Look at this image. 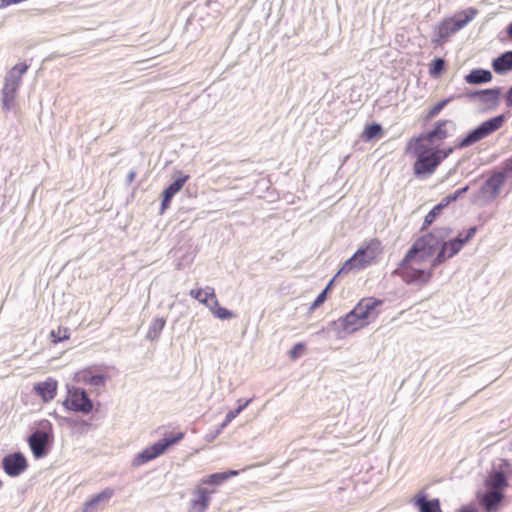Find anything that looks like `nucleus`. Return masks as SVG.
<instances>
[{
	"mask_svg": "<svg viewBox=\"0 0 512 512\" xmlns=\"http://www.w3.org/2000/svg\"><path fill=\"white\" fill-rule=\"evenodd\" d=\"M440 241L433 233H427L414 241L393 274L400 277L408 285L423 287L433 277L434 255Z\"/></svg>",
	"mask_w": 512,
	"mask_h": 512,
	"instance_id": "nucleus-1",
	"label": "nucleus"
},
{
	"mask_svg": "<svg viewBox=\"0 0 512 512\" xmlns=\"http://www.w3.org/2000/svg\"><path fill=\"white\" fill-rule=\"evenodd\" d=\"M381 241L377 238L365 242L354 255L340 268V273H349L353 270H362L373 264L382 253Z\"/></svg>",
	"mask_w": 512,
	"mask_h": 512,
	"instance_id": "nucleus-2",
	"label": "nucleus"
},
{
	"mask_svg": "<svg viewBox=\"0 0 512 512\" xmlns=\"http://www.w3.org/2000/svg\"><path fill=\"white\" fill-rule=\"evenodd\" d=\"M453 152V148L448 149H423L418 146L415 149L417 160L413 165V170L416 175L432 174L437 166L446 159Z\"/></svg>",
	"mask_w": 512,
	"mask_h": 512,
	"instance_id": "nucleus-3",
	"label": "nucleus"
},
{
	"mask_svg": "<svg viewBox=\"0 0 512 512\" xmlns=\"http://www.w3.org/2000/svg\"><path fill=\"white\" fill-rule=\"evenodd\" d=\"M185 436L183 431L171 432L169 435L165 434V437L158 442L146 447L134 458L133 464L135 466L143 465L158 456L164 454L166 450L180 442Z\"/></svg>",
	"mask_w": 512,
	"mask_h": 512,
	"instance_id": "nucleus-4",
	"label": "nucleus"
},
{
	"mask_svg": "<svg viewBox=\"0 0 512 512\" xmlns=\"http://www.w3.org/2000/svg\"><path fill=\"white\" fill-rule=\"evenodd\" d=\"M476 10L470 9L469 13L462 12L454 17L444 19L437 28V37L434 43L442 45L450 36L465 27L476 15Z\"/></svg>",
	"mask_w": 512,
	"mask_h": 512,
	"instance_id": "nucleus-5",
	"label": "nucleus"
},
{
	"mask_svg": "<svg viewBox=\"0 0 512 512\" xmlns=\"http://www.w3.org/2000/svg\"><path fill=\"white\" fill-rule=\"evenodd\" d=\"M505 121L504 115L493 117L487 121L482 122L477 128L470 131L468 135L463 138L459 144V148L468 147L497 131L503 126Z\"/></svg>",
	"mask_w": 512,
	"mask_h": 512,
	"instance_id": "nucleus-6",
	"label": "nucleus"
},
{
	"mask_svg": "<svg viewBox=\"0 0 512 512\" xmlns=\"http://www.w3.org/2000/svg\"><path fill=\"white\" fill-rule=\"evenodd\" d=\"M476 231V227H471L466 232L459 233L455 239L444 242L438 254L434 257L435 264L440 265L447 259L456 255L462 247L474 237Z\"/></svg>",
	"mask_w": 512,
	"mask_h": 512,
	"instance_id": "nucleus-7",
	"label": "nucleus"
},
{
	"mask_svg": "<svg viewBox=\"0 0 512 512\" xmlns=\"http://www.w3.org/2000/svg\"><path fill=\"white\" fill-rule=\"evenodd\" d=\"M63 406L70 411L89 414L93 410V402L85 390L77 387L69 388Z\"/></svg>",
	"mask_w": 512,
	"mask_h": 512,
	"instance_id": "nucleus-8",
	"label": "nucleus"
},
{
	"mask_svg": "<svg viewBox=\"0 0 512 512\" xmlns=\"http://www.w3.org/2000/svg\"><path fill=\"white\" fill-rule=\"evenodd\" d=\"M383 305V300L375 297H364L359 300L355 305V309L360 314L364 323L369 325L373 322L380 313V307Z\"/></svg>",
	"mask_w": 512,
	"mask_h": 512,
	"instance_id": "nucleus-9",
	"label": "nucleus"
},
{
	"mask_svg": "<svg viewBox=\"0 0 512 512\" xmlns=\"http://www.w3.org/2000/svg\"><path fill=\"white\" fill-rule=\"evenodd\" d=\"M28 70V65L25 63L16 64L7 74L3 86L2 93L6 95H16V92L21 84L22 76Z\"/></svg>",
	"mask_w": 512,
	"mask_h": 512,
	"instance_id": "nucleus-10",
	"label": "nucleus"
},
{
	"mask_svg": "<svg viewBox=\"0 0 512 512\" xmlns=\"http://www.w3.org/2000/svg\"><path fill=\"white\" fill-rule=\"evenodd\" d=\"M2 466L7 475L16 477L26 470L28 464L21 453H12L3 458Z\"/></svg>",
	"mask_w": 512,
	"mask_h": 512,
	"instance_id": "nucleus-11",
	"label": "nucleus"
},
{
	"mask_svg": "<svg viewBox=\"0 0 512 512\" xmlns=\"http://www.w3.org/2000/svg\"><path fill=\"white\" fill-rule=\"evenodd\" d=\"M451 123L449 120H440L435 124V127L433 130H431L426 135H422L420 137H417L413 140H411L406 147V151L410 152L414 143L417 144L418 142H421L422 140H427L429 142L434 141H442L448 137V131L446 129L447 124Z\"/></svg>",
	"mask_w": 512,
	"mask_h": 512,
	"instance_id": "nucleus-12",
	"label": "nucleus"
},
{
	"mask_svg": "<svg viewBox=\"0 0 512 512\" xmlns=\"http://www.w3.org/2000/svg\"><path fill=\"white\" fill-rule=\"evenodd\" d=\"M501 91L499 88L485 89L469 93L470 99H476L488 109H495L499 105Z\"/></svg>",
	"mask_w": 512,
	"mask_h": 512,
	"instance_id": "nucleus-13",
	"label": "nucleus"
},
{
	"mask_svg": "<svg viewBox=\"0 0 512 512\" xmlns=\"http://www.w3.org/2000/svg\"><path fill=\"white\" fill-rule=\"evenodd\" d=\"M468 190V186L457 190L455 193L444 198L438 205H436L426 216L424 219V223L422 226V230L427 229L440 215L443 208H445L449 203L455 201L461 194Z\"/></svg>",
	"mask_w": 512,
	"mask_h": 512,
	"instance_id": "nucleus-14",
	"label": "nucleus"
},
{
	"mask_svg": "<svg viewBox=\"0 0 512 512\" xmlns=\"http://www.w3.org/2000/svg\"><path fill=\"white\" fill-rule=\"evenodd\" d=\"M57 389L58 382L53 378H47L45 381L38 382L33 387L35 394L45 403H48L55 398Z\"/></svg>",
	"mask_w": 512,
	"mask_h": 512,
	"instance_id": "nucleus-15",
	"label": "nucleus"
},
{
	"mask_svg": "<svg viewBox=\"0 0 512 512\" xmlns=\"http://www.w3.org/2000/svg\"><path fill=\"white\" fill-rule=\"evenodd\" d=\"M339 324L342 330L346 333H353L367 326L355 308H353L344 317L340 318Z\"/></svg>",
	"mask_w": 512,
	"mask_h": 512,
	"instance_id": "nucleus-16",
	"label": "nucleus"
},
{
	"mask_svg": "<svg viewBox=\"0 0 512 512\" xmlns=\"http://www.w3.org/2000/svg\"><path fill=\"white\" fill-rule=\"evenodd\" d=\"M29 446L36 458L43 457L46 454L48 444V434L45 431L37 430L30 435L28 439Z\"/></svg>",
	"mask_w": 512,
	"mask_h": 512,
	"instance_id": "nucleus-17",
	"label": "nucleus"
},
{
	"mask_svg": "<svg viewBox=\"0 0 512 512\" xmlns=\"http://www.w3.org/2000/svg\"><path fill=\"white\" fill-rule=\"evenodd\" d=\"M78 380L93 386H103L106 382V376L95 373L92 368H86L77 373Z\"/></svg>",
	"mask_w": 512,
	"mask_h": 512,
	"instance_id": "nucleus-18",
	"label": "nucleus"
},
{
	"mask_svg": "<svg viewBox=\"0 0 512 512\" xmlns=\"http://www.w3.org/2000/svg\"><path fill=\"white\" fill-rule=\"evenodd\" d=\"M413 503L418 507L419 512H442L439 499L427 500L425 494H418Z\"/></svg>",
	"mask_w": 512,
	"mask_h": 512,
	"instance_id": "nucleus-19",
	"label": "nucleus"
},
{
	"mask_svg": "<svg viewBox=\"0 0 512 512\" xmlns=\"http://www.w3.org/2000/svg\"><path fill=\"white\" fill-rule=\"evenodd\" d=\"M213 492L214 491H209L205 488L198 487V498L192 502L190 512H204L209 505L210 494Z\"/></svg>",
	"mask_w": 512,
	"mask_h": 512,
	"instance_id": "nucleus-20",
	"label": "nucleus"
},
{
	"mask_svg": "<svg viewBox=\"0 0 512 512\" xmlns=\"http://www.w3.org/2000/svg\"><path fill=\"white\" fill-rule=\"evenodd\" d=\"M505 181V175L503 172L493 173L485 182L484 189L489 192L492 196H497L500 192L501 187Z\"/></svg>",
	"mask_w": 512,
	"mask_h": 512,
	"instance_id": "nucleus-21",
	"label": "nucleus"
},
{
	"mask_svg": "<svg viewBox=\"0 0 512 512\" xmlns=\"http://www.w3.org/2000/svg\"><path fill=\"white\" fill-rule=\"evenodd\" d=\"M113 495L114 490L112 488H105L100 493L92 496L88 501L85 502V510L91 511L95 509L98 505L108 502Z\"/></svg>",
	"mask_w": 512,
	"mask_h": 512,
	"instance_id": "nucleus-22",
	"label": "nucleus"
},
{
	"mask_svg": "<svg viewBox=\"0 0 512 512\" xmlns=\"http://www.w3.org/2000/svg\"><path fill=\"white\" fill-rule=\"evenodd\" d=\"M190 296L197 299L207 307H209L216 298L215 290L212 287H206L205 289H192L190 291Z\"/></svg>",
	"mask_w": 512,
	"mask_h": 512,
	"instance_id": "nucleus-23",
	"label": "nucleus"
},
{
	"mask_svg": "<svg viewBox=\"0 0 512 512\" xmlns=\"http://www.w3.org/2000/svg\"><path fill=\"white\" fill-rule=\"evenodd\" d=\"M502 492L499 491H490L487 492L482 498H481V504L484 506L487 512H491L497 508L499 503L503 499Z\"/></svg>",
	"mask_w": 512,
	"mask_h": 512,
	"instance_id": "nucleus-24",
	"label": "nucleus"
},
{
	"mask_svg": "<svg viewBox=\"0 0 512 512\" xmlns=\"http://www.w3.org/2000/svg\"><path fill=\"white\" fill-rule=\"evenodd\" d=\"M492 79V74L488 70L473 69L465 76V81L469 84L488 83Z\"/></svg>",
	"mask_w": 512,
	"mask_h": 512,
	"instance_id": "nucleus-25",
	"label": "nucleus"
},
{
	"mask_svg": "<svg viewBox=\"0 0 512 512\" xmlns=\"http://www.w3.org/2000/svg\"><path fill=\"white\" fill-rule=\"evenodd\" d=\"M493 69L497 73L506 72L512 69V51L505 52L493 61Z\"/></svg>",
	"mask_w": 512,
	"mask_h": 512,
	"instance_id": "nucleus-26",
	"label": "nucleus"
},
{
	"mask_svg": "<svg viewBox=\"0 0 512 512\" xmlns=\"http://www.w3.org/2000/svg\"><path fill=\"white\" fill-rule=\"evenodd\" d=\"M486 486L492 491L502 492L507 487V479L502 472H495L486 481Z\"/></svg>",
	"mask_w": 512,
	"mask_h": 512,
	"instance_id": "nucleus-27",
	"label": "nucleus"
},
{
	"mask_svg": "<svg viewBox=\"0 0 512 512\" xmlns=\"http://www.w3.org/2000/svg\"><path fill=\"white\" fill-rule=\"evenodd\" d=\"M210 309V311L213 313V315L219 319H229V318H232L233 317V313L229 310H227L226 308L224 307H221L219 305V302L217 300V297L215 298V300L209 305L208 307Z\"/></svg>",
	"mask_w": 512,
	"mask_h": 512,
	"instance_id": "nucleus-28",
	"label": "nucleus"
},
{
	"mask_svg": "<svg viewBox=\"0 0 512 512\" xmlns=\"http://www.w3.org/2000/svg\"><path fill=\"white\" fill-rule=\"evenodd\" d=\"M237 471H229L228 473H215L209 475L206 479L202 480L203 484H213V485H219L225 480H227L230 476L237 475Z\"/></svg>",
	"mask_w": 512,
	"mask_h": 512,
	"instance_id": "nucleus-29",
	"label": "nucleus"
},
{
	"mask_svg": "<svg viewBox=\"0 0 512 512\" xmlns=\"http://www.w3.org/2000/svg\"><path fill=\"white\" fill-rule=\"evenodd\" d=\"M189 179V175H184L178 179H176L172 184H170L163 192L169 196L174 197L185 185L187 180Z\"/></svg>",
	"mask_w": 512,
	"mask_h": 512,
	"instance_id": "nucleus-30",
	"label": "nucleus"
},
{
	"mask_svg": "<svg viewBox=\"0 0 512 512\" xmlns=\"http://www.w3.org/2000/svg\"><path fill=\"white\" fill-rule=\"evenodd\" d=\"M50 336L53 343H58L68 340L70 338V331L67 327L58 326L50 332Z\"/></svg>",
	"mask_w": 512,
	"mask_h": 512,
	"instance_id": "nucleus-31",
	"label": "nucleus"
},
{
	"mask_svg": "<svg viewBox=\"0 0 512 512\" xmlns=\"http://www.w3.org/2000/svg\"><path fill=\"white\" fill-rule=\"evenodd\" d=\"M166 321L163 318H155L149 328L147 336L151 339L157 338L165 326Z\"/></svg>",
	"mask_w": 512,
	"mask_h": 512,
	"instance_id": "nucleus-32",
	"label": "nucleus"
},
{
	"mask_svg": "<svg viewBox=\"0 0 512 512\" xmlns=\"http://www.w3.org/2000/svg\"><path fill=\"white\" fill-rule=\"evenodd\" d=\"M382 135V128L379 124H371L364 128L362 133V137L365 140H370L375 137H380Z\"/></svg>",
	"mask_w": 512,
	"mask_h": 512,
	"instance_id": "nucleus-33",
	"label": "nucleus"
},
{
	"mask_svg": "<svg viewBox=\"0 0 512 512\" xmlns=\"http://www.w3.org/2000/svg\"><path fill=\"white\" fill-rule=\"evenodd\" d=\"M445 70V62L441 58H436L432 61L430 68H429V74L431 77L437 78L439 77L442 72Z\"/></svg>",
	"mask_w": 512,
	"mask_h": 512,
	"instance_id": "nucleus-34",
	"label": "nucleus"
},
{
	"mask_svg": "<svg viewBox=\"0 0 512 512\" xmlns=\"http://www.w3.org/2000/svg\"><path fill=\"white\" fill-rule=\"evenodd\" d=\"M306 350V345L302 342L296 343L288 352L291 360H296L301 357Z\"/></svg>",
	"mask_w": 512,
	"mask_h": 512,
	"instance_id": "nucleus-35",
	"label": "nucleus"
},
{
	"mask_svg": "<svg viewBox=\"0 0 512 512\" xmlns=\"http://www.w3.org/2000/svg\"><path fill=\"white\" fill-rule=\"evenodd\" d=\"M332 283H333V280H331L329 282V284L327 285V287L317 296V298L312 303L310 310H315L316 308L321 306L326 301L327 293H328L329 289L331 288Z\"/></svg>",
	"mask_w": 512,
	"mask_h": 512,
	"instance_id": "nucleus-36",
	"label": "nucleus"
},
{
	"mask_svg": "<svg viewBox=\"0 0 512 512\" xmlns=\"http://www.w3.org/2000/svg\"><path fill=\"white\" fill-rule=\"evenodd\" d=\"M450 99H445L435 104L427 113V119L435 118L441 110L449 103Z\"/></svg>",
	"mask_w": 512,
	"mask_h": 512,
	"instance_id": "nucleus-37",
	"label": "nucleus"
},
{
	"mask_svg": "<svg viewBox=\"0 0 512 512\" xmlns=\"http://www.w3.org/2000/svg\"><path fill=\"white\" fill-rule=\"evenodd\" d=\"M15 97L16 95L3 94V108L10 110L14 106Z\"/></svg>",
	"mask_w": 512,
	"mask_h": 512,
	"instance_id": "nucleus-38",
	"label": "nucleus"
},
{
	"mask_svg": "<svg viewBox=\"0 0 512 512\" xmlns=\"http://www.w3.org/2000/svg\"><path fill=\"white\" fill-rule=\"evenodd\" d=\"M241 412L238 409L229 411L225 417V421L222 423V427L227 426L234 418H236Z\"/></svg>",
	"mask_w": 512,
	"mask_h": 512,
	"instance_id": "nucleus-39",
	"label": "nucleus"
},
{
	"mask_svg": "<svg viewBox=\"0 0 512 512\" xmlns=\"http://www.w3.org/2000/svg\"><path fill=\"white\" fill-rule=\"evenodd\" d=\"M171 200L172 196H169L164 192L162 193L161 213H163L170 206Z\"/></svg>",
	"mask_w": 512,
	"mask_h": 512,
	"instance_id": "nucleus-40",
	"label": "nucleus"
},
{
	"mask_svg": "<svg viewBox=\"0 0 512 512\" xmlns=\"http://www.w3.org/2000/svg\"><path fill=\"white\" fill-rule=\"evenodd\" d=\"M505 102L507 107H512V87L507 91L505 95Z\"/></svg>",
	"mask_w": 512,
	"mask_h": 512,
	"instance_id": "nucleus-41",
	"label": "nucleus"
},
{
	"mask_svg": "<svg viewBox=\"0 0 512 512\" xmlns=\"http://www.w3.org/2000/svg\"><path fill=\"white\" fill-rule=\"evenodd\" d=\"M504 170L506 172H512V157L505 161V163H504Z\"/></svg>",
	"mask_w": 512,
	"mask_h": 512,
	"instance_id": "nucleus-42",
	"label": "nucleus"
},
{
	"mask_svg": "<svg viewBox=\"0 0 512 512\" xmlns=\"http://www.w3.org/2000/svg\"><path fill=\"white\" fill-rule=\"evenodd\" d=\"M251 402H252V399H248V400H246L245 402L240 403L237 409H238L240 412H242V411H243V410H244V409H245V408H246V407H247Z\"/></svg>",
	"mask_w": 512,
	"mask_h": 512,
	"instance_id": "nucleus-43",
	"label": "nucleus"
},
{
	"mask_svg": "<svg viewBox=\"0 0 512 512\" xmlns=\"http://www.w3.org/2000/svg\"><path fill=\"white\" fill-rule=\"evenodd\" d=\"M135 176H136V172L135 171H131L129 172L128 176H127V180L129 183L133 182V180L135 179Z\"/></svg>",
	"mask_w": 512,
	"mask_h": 512,
	"instance_id": "nucleus-44",
	"label": "nucleus"
},
{
	"mask_svg": "<svg viewBox=\"0 0 512 512\" xmlns=\"http://www.w3.org/2000/svg\"><path fill=\"white\" fill-rule=\"evenodd\" d=\"M507 35L509 39L512 41V22L507 27Z\"/></svg>",
	"mask_w": 512,
	"mask_h": 512,
	"instance_id": "nucleus-45",
	"label": "nucleus"
},
{
	"mask_svg": "<svg viewBox=\"0 0 512 512\" xmlns=\"http://www.w3.org/2000/svg\"><path fill=\"white\" fill-rule=\"evenodd\" d=\"M459 512H477V511L475 508L464 507V508L460 509Z\"/></svg>",
	"mask_w": 512,
	"mask_h": 512,
	"instance_id": "nucleus-46",
	"label": "nucleus"
},
{
	"mask_svg": "<svg viewBox=\"0 0 512 512\" xmlns=\"http://www.w3.org/2000/svg\"><path fill=\"white\" fill-rule=\"evenodd\" d=\"M2 485H3V482L0 480V488L2 487Z\"/></svg>",
	"mask_w": 512,
	"mask_h": 512,
	"instance_id": "nucleus-47",
	"label": "nucleus"
}]
</instances>
